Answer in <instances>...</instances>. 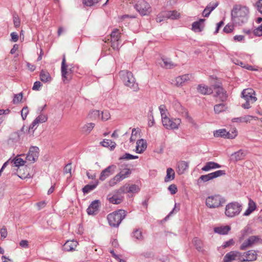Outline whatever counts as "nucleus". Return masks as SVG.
Masks as SVG:
<instances>
[{"mask_svg": "<svg viewBox=\"0 0 262 262\" xmlns=\"http://www.w3.org/2000/svg\"><path fill=\"white\" fill-rule=\"evenodd\" d=\"M221 165L214 162H207L205 165L202 167V170L204 171H208L211 169L219 168Z\"/></svg>", "mask_w": 262, "mask_h": 262, "instance_id": "nucleus-30", "label": "nucleus"}, {"mask_svg": "<svg viewBox=\"0 0 262 262\" xmlns=\"http://www.w3.org/2000/svg\"><path fill=\"white\" fill-rule=\"evenodd\" d=\"M168 189L170 191L171 194H174L177 193L178 189L175 184H171L169 186Z\"/></svg>", "mask_w": 262, "mask_h": 262, "instance_id": "nucleus-61", "label": "nucleus"}, {"mask_svg": "<svg viewBox=\"0 0 262 262\" xmlns=\"http://www.w3.org/2000/svg\"><path fill=\"white\" fill-rule=\"evenodd\" d=\"M205 21V19L200 18L198 21L193 22L192 24V30L195 32H201L204 28V25L202 24Z\"/></svg>", "mask_w": 262, "mask_h": 262, "instance_id": "nucleus-25", "label": "nucleus"}, {"mask_svg": "<svg viewBox=\"0 0 262 262\" xmlns=\"http://www.w3.org/2000/svg\"><path fill=\"white\" fill-rule=\"evenodd\" d=\"M110 118V114L107 111H104L101 112V119L102 120L106 121Z\"/></svg>", "mask_w": 262, "mask_h": 262, "instance_id": "nucleus-59", "label": "nucleus"}, {"mask_svg": "<svg viewBox=\"0 0 262 262\" xmlns=\"http://www.w3.org/2000/svg\"><path fill=\"white\" fill-rule=\"evenodd\" d=\"M197 90L200 94L204 95H210L213 93V90L211 88L204 84L198 85Z\"/></svg>", "mask_w": 262, "mask_h": 262, "instance_id": "nucleus-28", "label": "nucleus"}, {"mask_svg": "<svg viewBox=\"0 0 262 262\" xmlns=\"http://www.w3.org/2000/svg\"><path fill=\"white\" fill-rule=\"evenodd\" d=\"M248 152L247 150L240 149L238 151L233 153L231 155V160L234 162H237L242 160L245 158L247 155Z\"/></svg>", "mask_w": 262, "mask_h": 262, "instance_id": "nucleus-20", "label": "nucleus"}, {"mask_svg": "<svg viewBox=\"0 0 262 262\" xmlns=\"http://www.w3.org/2000/svg\"><path fill=\"white\" fill-rule=\"evenodd\" d=\"M98 181H96L94 184H88L85 185L83 188H82V191L84 193H88L91 191L94 190L98 185Z\"/></svg>", "mask_w": 262, "mask_h": 262, "instance_id": "nucleus-37", "label": "nucleus"}, {"mask_svg": "<svg viewBox=\"0 0 262 262\" xmlns=\"http://www.w3.org/2000/svg\"><path fill=\"white\" fill-rule=\"evenodd\" d=\"M234 244V241H233V239H230L229 241L224 242L222 247L224 248H227V247H230V246L233 245Z\"/></svg>", "mask_w": 262, "mask_h": 262, "instance_id": "nucleus-63", "label": "nucleus"}, {"mask_svg": "<svg viewBox=\"0 0 262 262\" xmlns=\"http://www.w3.org/2000/svg\"><path fill=\"white\" fill-rule=\"evenodd\" d=\"M132 173V170L129 168H124L122 169L120 172L116 174L113 178L111 179L109 181V185L113 186L118 182L127 178Z\"/></svg>", "mask_w": 262, "mask_h": 262, "instance_id": "nucleus-8", "label": "nucleus"}, {"mask_svg": "<svg viewBox=\"0 0 262 262\" xmlns=\"http://www.w3.org/2000/svg\"><path fill=\"white\" fill-rule=\"evenodd\" d=\"M39 76L40 80L43 82H49L52 79L50 74L48 72L43 70H41Z\"/></svg>", "mask_w": 262, "mask_h": 262, "instance_id": "nucleus-34", "label": "nucleus"}, {"mask_svg": "<svg viewBox=\"0 0 262 262\" xmlns=\"http://www.w3.org/2000/svg\"><path fill=\"white\" fill-rule=\"evenodd\" d=\"M132 236L138 240H142L143 238L142 232L139 229H136L133 232Z\"/></svg>", "mask_w": 262, "mask_h": 262, "instance_id": "nucleus-45", "label": "nucleus"}, {"mask_svg": "<svg viewBox=\"0 0 262 262\" xmlns=\"http://www.w3.org/2000/svg\"><path fill=\"white\" fill-rule=\"evenodd\" d=\"M152 110H153L152 108L150 107L149 109V112H150V114L149 115V116H148V119H149L148 125L149 126H152L155 123L154 116L152 114Z\"/></svg>", "mask_w": 262, "mask_h": 262, "instance_id": "nucleus-53", "label": "nucleus"}, {"mask_svg": "<svg viewBox=\"0 0 262 262\" xmlns=\"http://www.w3.org/2000/svg\"><path fill=\"white\" fill-rule=\"evenodd\" d=\"M99 201H93L88 208L86 211L89 215H94L97 213L99 209Z\"/></svg>", "mask_w": 262, "mask_h": 262, "instance_id": "nucleus-21", "label": "nucleus"}, {"mask_svg": "<svg viewBox=\"0 0 262 262\" xmlns=\"http://www.w3.org/2000/svg\"><path fill=\"white\" fill-rule=\"evenodd\" d=\"M13 23L14 27L15 28H18L19 27L20 24V18L16 14H14L13 15Z\"/></svg>", "mask_w": 262, "mask_h": 262, "instance_id": "nucleus-58", "label": "nucleus"}, {"mask_svg": "<svg viewBox=\"0 0 262 262\" xmlns=\"http://www.w3.org/2000/svg\"><path fill=\"white\" fill-rule=\"evenodd\" d=\"M38 156L39 148L36 146H32L26 156V160L31 163H34L38 159Z\"/></svg>", "mask_w": 262, "mask_h": 262, "instance_id": "nucleus-17", "label": "nucleus"}, {"mask_svg": "<svg viewBox=\"0 0 262 262\" xmlns=\"http://www.w3.org/2000/svg\"><path fill=\"white\" fill-rule=\"evenodd\" d=\"M78 243L75 241H68L63 246V249L66 251H71L75 249Z\"/></svg>", "mask_w": 262, "mask_h": 262, "instance_id": "nucleus-29", "label": "nucleus"}, {"mask_svg": "<svg viewBox=\"0 0 262 262\" xmlns=\"http://www.w3.org/2000/svg\"><path fill=\"white\" fill-rule=\"evenodd\" d=\"M14 164L16 167H19L20 166H23L25 163L26 161L24 160L21 158H15L13 160Z\"/></svg>", "mask_w": 262, "mask_h": 262, "instance_id": "nucleus-51", "label": "nucleus"}, {"mask_svg": "<svg viewBox=\"0 0 262 262\" xmlns=\"http://www.w3.org/2000/svg\"><path fill=\"white\" fill-rule=\"evenodd\" d=\"M136 9L142 15H148L151 12L149 4L144 0H139L135 6Z\"/></svg>", "mask_w": 262, "mask_h": 262, "instance_id": "nucleus-9", "label": "nucleus"}, {"mask_svg": "<svg viewBox=\"0 0 262 262\" xmlns=\"http://www.w3.org/2000/svg\"><path fill=\"white\" fill-rule=\"evenodd\" d=\"M261 242V239L259 236H251L242 243L240 246V249L242 250H246L247 249L252 247L253 245Z\"/></svg>", "mask_w": 262, "mask_h": 262, "instance_id": "nucleus-12", "label": "nucleus"}, {"mask_svg": "<svg viewBox=\"0 0 262 262\" xmlns=\"http://www.w3.org/2000/svg\"><path fill=\"white\" fill-rule=\"evenodd\" d=\"M175 173L173 169L171 168H168L166 170V176L165 178L164 181L165 182H168L170 181L173 180L174 179Z\"/></svg>", "mask_w": 262, "mask_h": 262, "instance_id": "nucleus-35", "label": "nucleus"}, {"mask_svg": "<svg viewBox=\"0 0 262 262\" xmlns=\"http://www.w3.org/2000/svg\"><path fill=\"white\" fill-rule=\"evenodd\" d=\"M243 261H253L256 260L257 254L255 250H249L247 252L242 253Z\"/></svg>", "mask_w": 262, "mask_h": 262, "instance_id": "nucleus-19", "label": "nucleus"}, {"mask_svg": "<svg viewBox=\"0 0 262 262\" xmlns=\"http://www.w3.org/2000/svg\"><path fill=\"white\" fill-rule=\"evenodd\" d=\"M189 163L184 161H180L177 163V172L179 174H183L188 168Z\"/></svg>", "mask_w": 262, "mask_h": 262, "instance_id": "nucleus-27", "label": "nucleus"}, {"mask_svg": "<svg viewBox=\"0 0 262 262\" xmlns=\"http://www.w3.org/2000/svg\"><path fill=\"white\" fill-rule=\"evenodd\" d=\"M71 170H72V166L71 163H68L67 164L64 168V173H69L70 175L71 174Z\"/></svg>", "mask_w": 262, "mask_h": 262, "instance_id": "nucleus-64", "label": "nucleus"}, {"mask_svg": "<svg viewBox=\"0 0 262 262\" xmlns=\"http://www.w3.org/2000/svg\"><path fill=\"white\" fill-rule=\"evenodd\" d=\"M119 76L124 84L137 91L139 89L138 84L136 82V80L131 72L127 70H122L119 72Z\"/></svg>", "mask_w": 262, "mask_h": 262, "instance_id": "nucleus-2", "label": "nucleus"}, {"mask_svg": "<svg viewBox=\"0 0 262 262\" xmlns=\"http://www.w3.org/2000/svg\"><path fill=\"white\" fill-rule=\"evenodd\" d=\"M163 125L168 129H178L181 122L179 118L170 119L166 117L162 120Z\"/></svg>", "mask_w": 262, "mask_h": 262, "instance_id": "nucleus-10", "label": "nucleus"}, {"mask_svg": "<svg viewBox=\"0 0 262 262\" xmlns=\"http://www.w3.org/2000/svg\"><path fill=\"white\" fill-rule=\"evenodd\" d=\"M38 123L36 122V121L34 120L33 122L31 123V124L30 125L29 128H28V132L30 134H31L32 135L33 134L34 132L35 129L36 128V127H35Z\"/></svg>", "mask_w": 262, "mask_h": 262, "instance_id": "nucleus-54", "label": "nucleus"}, {"mask_svg": "<svg viewBox=\"0 0 262 262\" xmlns=\"http://www.w3.org/2000/svg\"><path fill=\"white\" fill-rule=\"evenodd\" d=\"M126 212L123 209H119L110 213L107 217L108 223L112 227H117L121 221L125 218Z\"/></svg>", "mask_w": 262, "mask_h": 262, "instance_id": "nucleus-4", "label": "nucleus"}, {"mask_svg": "<svg viewBox=\"0 0 262 262\" xmlns=\"http://www.w3.org/2000/svg\"><path fill=\"white\" fill-rule=\"evenodd\" d=\"M159 109L160 112L161 116L162 117V120L165 118H166L167 116L166 115V112L167 111V110L166 108V107L164 105H161L159 107Z\"/></svg>", "mask_w": 262, "mask_h": 262, "instance_id": "nucleus-47", "label": "nucleus"}, {"mask_svg": "<svg viewBox=\"0 0 262 262\" xmlns=\"http://www.w3.org/2000/svg\"><path fill=\"white\" fill-rule=\"evenodd\" d=\"M125 185H128V188L126 189L125 193H137L139 191V188L137 185L132 184L130 186L127 184Z\"/></svg>", "mask_w": 262, "mask_h": 262, "instance_id": "nucleus-41", "label": "nucleus"}, {"mask_svg": "<svg viewBox=\"0 0 262 262\" xmlns=\"http://www.w3.org/2000/svg\"><path fill=\"white\" fill-rule=\"evenodd\" d=\"M225 202V199L220 195L209 196L206 199V205L210 208H218Z\"/></svg>", "mask_w": 262, "mask_h": 262, "instance_id": "nucleus-7", "label": "nucleus"}, {"mask_svg": "<svg viewBox=\"0 0 262 262\" xmlns=\"http://www.w3.org/2000/svg\"><path fill=\"white\" fill-rule=\"evenodd\" d=\"M47 120L48 117L45 114H40L35 119L38 124L44 123L46 122Z\"/></svg>", "mask_w": 262, "mask_h": 262, "instance_id": "nucleus-44", "label": "nucleus"}, {"mask_svg": "<svg viewBox=\"0 0 262 262\" xmlns=\"http://www.w3.org/2000/svg\"><path fill=\"white\" fill-rule=\"evenodd\" d=\"M237 136V131L236 129H234L231 132H227L225 138L227 139H234Z\"/></svg>", "mask_w": 262, "mask_h": 262, "instance_id": "nucleus-49", "label": "nucleus"}, {"mask_svg": "<svg viewBox=\"0 0 262 262\" xmlns=\"http://www.w3.org/2000/svg\"><path fill=\"white\" fill-rule=\"evenodd\" d=\"M165 17V12L159 14L156 17V21L157 23H161L164 20Z\"/></svg>", "mask_w": 262, "mask_h": 262, "instance_id": "nucleus-62", "label": "nucleus"}, {"mask_svg": "<svg viewBox=\"0 0 262 262\" xmlns=\"http://www.w3.org/2000/svg\"><path fill=\"white\" fill-rule=\"evenodd\" d=\"M165 14L166 18L172 19H177L180 16V13L176 11H165Z\"/></svg>", "mask_w": 262, "mask_h": 262, "instance_id": "nucleus-36", "label": "nucleus"}, {"mask_svg": "<svg viewBox=\"0 0 262 262\" xmlns=\"http://www.w3.org/2000/svg\"><path fill=\"white\" fill-rule=\"evenodd\" d=\"M128 188V185H124L121 187L118 190L110 193L107 195V199L110 203L114 204H119L123 200L122 195L126 192V189Z\"/></svg>", "mask_w": 262, "mask_h": 262, "instance_id": "nucleus-5", "label": "nucleus"}, {"mask_svg": "<svg viewBox=\"0 0 262 262\" xmlns=\"http://www.w3.org/2000/svg\"><path fill=\"white\" fill-rule=\"evenodd\" d=\"M136 144V152L137 153H142L147 148L146 141L143 139L138 140Z\"/></svg>", "mask_w": 262, "mask_h": 262, "instance_id": "nucleus-26", "label": "nucleus"}, {"mask_svg": "<svg viewBox=\"0 0 262 262\" xmlns=\"http://www.w3.org/2000/svg\"><path fill=\"white\" fill-rule=\"evenodd\" d=\"M95 126V124L93 123H90L84 125L83 127V132L88 134H89Z\"/></svg>", "mask_w": 262, "mask_h": 262, "instance_id": "nucleus-42", "label": "nucleus"}, {"mask_svg": "<svg viewBox=\"0 0 262 262\" xmlns=\"http://www.w3.org/2000/svg\"><path fill=\"white\" fill-rule=\"evenodd\" d=\"M256 209V204L251 199H249L248 203V207L244 213V215L248 216L250 215Z\"/></svg>", "mask_w": 262, "mask_h": 262, "instance_id": "nucleus-33", "label": "nucleus"}, {"mask_svg": "<svg viewBox=\"0 0 262 262\" xmlns=\"http://www.w3.org/2000/svg\"><path fill=\"white\" fill-rule=\"evenodd\" d=\"M234 27L232 25H227L223 29V31L226 33H231L233 30Z\"/></svg>", "mask_w": 262, "mask_h": 262, "instance_id": "nucleus-60", "label": "nucleus"}, {"mask_svg": "<svg viewBox=\"0 0 262 262\" xmlns=\"http://www.w3.org/2000/svg\"><path fill=\"white\" fill-rule=\"evenodd\" d=\"M120 33L117 29H114L111 34L112 47L115 50H118L120 45Z\"/></svg>", "mask_w": 262, "mask_h": 262, "instance_id": "nucleus-16", "label": "nucleus"}, {"mask_svg": "<svg viewBox=\"0 0 262 262\" xmlns=\"http://www.w3.org/2000/svg\"><path fill=\"white\" fill-rule=\"evenodd\" d=\"M164 67L167 69H170L175 66L174 63L169 59H163Z\"/></svg>", "mask_w": 262, "mask_h": 262, "instance_id": "nucleus-55", "label": "nucleus"}, {"mask_svg": "<svg viewBox=\"0 0 262 262\" xmlns=\"http://www.w3.org/2000/svg\"><path fill=\"white\" fill-rule=\"evenodd\" d=\"M194 246L199 251H203V243L202 241L198 237H195L192 241Z\"/></svg>", "mask_w": 262, "mask_h": 262, "instance_id": "nucleus-39", "label": "nucleus"}, {"mask_svg": "<svg viewBox=\"0 0 262 262\" xmlns=\"http://www.w3.org/2000/svg\"><path fill=\"white\" fill-rule=\"evenodd\" d=\"M101 145L105 147H110L111 150H113L116 147L115 142L107 139H104L102 142H101Z\"/></svg>", "mask_w": 262, "mask_h": 262, "instance_id": "nucleus-38", "label": "nucleus"}, {"mask_svg": "<svg viewBox=\"0 0 262 262\" xmlns=\"http://www.w3.org/2000/svg\"><path fill=\"white\" fill-rule=\"evenodd\" d=\"M226 172L225 170H219L207 174L202 175L198 179V183H200L202 182H206L219 177L224 176Z\"/></svg>", "mask_w": 262, "mask_h": 262, "instance_id": "nucleus-14", "label": "nucleus"}, {"mask_svg": "<svg viewBox=\"0 0 262 262\" xmlns=\"http://www.w3.org/2000/svg\"><path fill=\"white\" fill-rule=\"evenodd\" d=\"M61 72L63 81H65L66 80H69L71 79L73 70H72V68L68 69V65L66 63L65 54H63L62 57Z\"/></svg>", "mask_w": 262, "mask_h": 262, "instance_id": "nucleus-11", "label": "nucleus"}, {"mask_svg": "<svg viewBox=\"0 0 262 262\" xmlns=\"http://www.w3.org/2000/svg\"><path fill=\"white\" fill-rule=\"evenodd\" d=\"M191 78V75L188 74L179 76L175 79L176 85L177 86H182L186 82L189 81Z\"/></svg>", "mask_w": 262, "mask_h": 262, "instance_id": "nucleus-22", "label": "nucleus"}, {"mask_svg": "<svg viewBox=\"0 0 262 262\" xmlns=\"http://www.w3.org/2000/svg\"><path fill=\"white\" fill-rule=\"evenodd\" d=\"M241 97L245 101L242 104V107L245 109L250 108V105L257 100L255 91L252 89H244L242 92Z\"/></svg>", "mask_w": 262, "mask_h": 262, "instance_id": "nucleus-3", "label": "nucleus"}, {"mask_svg": "<svg viewBox=\"0 0 262 262\" xmlns=\"http://www.w3.org/2000/svg\"><path fill=\"white\" fill-rule=\"evenodd\" d=\"M231 230L230 226L227 225L225 226L217 227L214 228V231L220 234L226 235Z\"/></svg>", "mask_w": 262, "mask_h": 262, "instance_id": "nucleus-31", "label": "nucleus"}, {"mask_svg": "<svg viewBox=\"0 0 262 262\" xmlns=\"http://www.w3.org/2000/svg\"><path fill=\"white\" fill-rule=\"evenodd\" d=\"M138 156H134L129 153H125L122 157L119 158V160H130V159H138Z\"/></svg>", "mask_w": 262, "mask_h": 262, "instance_id": "nucleus-48", "label": "nucleus"}, {"mask_svg": "<svg viewBox=\"0 0 262 262\" xmlns=\"http://www.w3.org/2000/svg\"><path fill=\"white\" fill-rule=\"evenodd\" d=\"M23 99V93H20L14 95V98L13 100V103L14 104L18 103L21 101Z\"/></svg>", "mask_w": 262, "mask_h": 262, "instance_id": "nucleus-52", "label": "nucleus"}, {"mask_svg": "<svg viewBox=\"0 0 262 262\" xmlns=\"http://www.w3.org/2000/svg\"><path fill=\"white\" fill-rule=\"evenodd\" d=\"M101 0H83V4L86 6L91 7L95 5V4L98 3Z\"/></svg>", "mask_w": 262, "mask_h": 262, "instance_id": "nucleus-50", "label": "nucleus"}, {"mask_svg": "<svg viewBox=\"0 0 262 262\" xmlns=\"http://www.w3.org/2000/svg\"><path fill=\"white\" fill-rule=\"evenodd\" d=\"M226 108L227 107L226 106L225 104L220 103L214 105V111L216 114H219L225 111Z\"/></svg>", "mask_w": 262, "mask_h": 262, "instance_id": "nucleus-40", "label": "nucleus"}, {"mask_svg": "<svg viewBox=\"0 0 262 262\" xmlns=\"http://www.w3.org/2000/svg\"><path fill=\"white\" fill-rule=\"evenodd\" d=\"M219 5L218 2H215V3L211 4L209 3L206 7L204 9V11H203L202 15L203 16L205 17H208L210 13L215 9L217 6Z\"/></svg>", "mask_w": 262, "mask_h": 262, "instance_id": "nucleus-23", "label": "nucleus"}, {"mask_svg": "<svg viewBox=\"0 0 262 262\" xmlns=\"http://www.w3.org/2000/svg\"><path fill=\"white\" fill-rule=\"evenodd\" d=\"M257 118L256 117H254L251 115H246L243 117L234 118L232 119V122H236V123H247L250 121L251 118Z\"/></svg>", "mask_w": 262, "mask_h": 262, "instance_id": "nucleus-32", "label": "nucleus"}, {"mask_svg": "<svg viewBox=\"0 0 262 262\" xmlns=\"http://www.w3.org/2000/svg\"><path fill=\"white\" fill-rule=\"evenodd\" d=\"M25 169H26V170H27V167H25ZM17 176L21 179H25L26 178H31V175L30 174V173L28 172V170H27V173H21V169H19L18 170H17Z\"/></svg>", "mask_w": 262, "mask_h": 262, "instance_id": "nucleus-43", "label": "nucleus"}, {"mask_svg": "<svg viewBox=\"0 0 262 262\" xmlns=\"http://www.w3.org/2000/svg\"><path fill=\"white\" fill-rule=\"evenodd\" d=\"M214 97H218L221 101H226L228 98L227 91L223 88H220L215 91Z\"/></svg>", "mask_w": 262, "mask_h": 262, "instance_id": "nucleus-24", "label": "nucleus"}, {"mask_svg": "<svg viewBox=\"0 0 262 262\" xmlns=\"http://www.w3.org/2000/svg\"><path fill=\"white\" fill-rule=\"evenodd\" d=\"M242 210V205L238 202H233L226 206L225 213L228 217H233L238 215Z\"/></svg>", "mask_w": 262, "mask_h": 262, "instance_id": "nucleus-6", "label": "nucleus"}, {"mask_svg": "<svg viewBox=\"0 0 262 262\" xmlns=\"http://www.w3.org/2000/svg\"><path fill=\"white\" fill-rule=\"evenodd\" d=\"M25 129V126H23L20 130L12 133L10 134L7 143L10 146H14L19 142L20 139V133Z\"/></svg>", "mask_w": 262, "mask_h": 262, "instance_id": "nucleus-15", "label": "nucleus"}, {"mask_svg": "<svg viewBox=\"0 0 262 262\" xmlns=\"http://www.w3.org/2000/svg\"><path fill=\"white\" fill-rule=\"evenodd\" d=\"M248 13L247 7L235 6L231 11L232 20L234 23L241 25L247 21Z\"/></svg>", "mask_w": 262, "mask_h": 262, "instance_id": "nucleus-1", "label": "nucleus"}, {"mask_svg": "<svg viewBox=\"0 0 262 262\" xmlns=\"http://www.w3.org/2000/svg\"><path fill=\"white\" fill-rule=\"evenodd\" d=\"M29 113V108L28 106H24L21 111V115L22 119L24 120L26 119L28 114Z\"/></svg>", "mask_w": 262, "mask_h": 262, "instance_id": "nucleus-56", "label": "nucleus"}, {"mask_svg": "<svg viewBox=\"0 0 262 262\" xmlns=\"http://www.w3.org/2000/svg\"><path fill=\"white\" fill-rule=\"evenodd\" d=\"M224 262H231L235 260L243 262V254L237 251H232L227 253L224 257Z\"/></svg>", "mask_w": 262, "mask_h": 262, "instance_id": "nucleus-13", "label": "nucleus"}, {"mask_svg": "<svg viewBox=\"0 0 262 262\" xmlns=\"http://www.w3.org/2000/svg\"><path fill=\"white\" fill-rule=\"evenodd\" d=\"M227 133V131L225 129H221L217 130H216L214 133V136L215 137H224L225 138V136Z\"/></svg>", "mask_w": 262, "mask_h": 262, "instance_id": "nucleus-46", "label": "nucleus"}, {"mask_svg": "<svg viewBox=\"0 0 262 262\" xmlns=\"http://www.w3.org/2000/svg\"><path fill=\"white\" fill-rule=\"evenodd\" d=\"M116 169V165H110L109 166H108L101 171L100 174L99 180L102 181H104L107 178H108V177H110L111 175L113 174L114 173Z\"/></svg>", "mask_w": 262, "mask_h": 262, "instance_id": "nucleus-18", "label": "nucleus"}, {"mask_svg": "<svg viewBox=\"0 0 262 262\" xmlns=\"http://www.w3.org/2000/svg\"><path fill=\"white\" fill-rule=\"evenodd\" d=\"M253 34L256 36H262V24L253 30Z\"/></svg>", "mask_w": 262, "mask_h": 262, "instance_id": "nucleus-57", "label": "nucleus"}]
</instances>
